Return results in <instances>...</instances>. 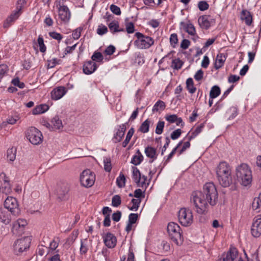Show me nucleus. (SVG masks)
Masks as SVG:
<instances>
[{
	"instance_id": "nucleus-1",
	"label": "nucleus",
	"mask_w": 261,
	"mask_h": 261,
	"mask_svg": "<svg viewBox=\"0 0 261 261\" xmlns=\"http://www.w3.org/2000/svg\"><path fill=\"white\" fill-rule=\"evenodd\" d=\"M217 177L219 184L227 187L232 183L231 169L226 162H221L216 169Z\"/></svg>"
},
{
	"instance_id": "nucleus-2",
	"label": "nucleus",
	"mask_w": 261,
	"mask_h": 261,
	"mask_svg": "<svg viewBox=\"0 0 261 261\" xmlns=\"http://www.w3.org/2000/svg\"><path fill=\"white\" fill-rule=\"evenodd\" d=\"M191 202L194 205L196 212L199 214H204L208 211L209 202L207 201L201 191L192 193Z\"/></svg>"
},
{
	"instance_id": "nucleus-3",
	"label": "nucleus",
	"mask_w": 261,
	"mask_h": 261,
	"mask_svg": "<svg viewBox=\"0 0 261 261\" xmlns=\"http://www.w3.org/2000/svg\"><path fill=\"white\" fill-rule=\"evenodd\" d=\"M237 180L242 185L247 186L252 181V172L249 166L246 164H242L236 170Z\"/></svg>"
},
{
	"instance_id": "nucleus-4",
	"label": "nucleus",
	"mask_w": 261,
	"mask_h": 261,
	"mask_svg": "<svg viewBox=\"0 0 261 261\" xmlns=\"http://www.w3.org/2000/svg\"><path fill=\"white\" fill-rule=\"evenodd\" d=\"M201 193L203 194L209 204L211 206L215 205L218 201V194L215 185L213 182L206 183Z\"/></svg>"
},
{
	"instance_id": "nucleus-5",
	"label": "nucleus",
	"mask_w": 261,
	"mask_h": 261,
	"mask_svg": "<svg viewBox=\"0 0 261 261\" xmlns=\"http://www.w3.org/2000/svg\"><path fill=\"white\" fill-rule=\"evenodd\" d=\"M167 232L170 239L176 245H181L184 241L180 226L173 222H169L167 227Z\"/></svg>"
},
{
	"instance_id": "nucleus-6",
	"label": "nucleus",
	"mask_w": 261,
	"mask_h": 261,
	"mask_svg": "<svg viewBox=\"0 0 261 261\" xmlns=\"http://www.w3.org/2000/svg\"><path fill=\"white\" fill-rule=\"evenodd\" d=\"M135 36L137 39L134 41V45L140 49H146L150 48L154 44V40L148 36H146L140 32H137Z\"/></svg>"
},
{
	"instance_id": "nucleus-7",
	"label": "nucleus",
	"mask_w": 261,
	"mask_h": 261,
	"mask_svg": "<svg viewBox=\"0 0 261 261\" xmlns=\"http://www.w3.org/2000/svg\"><path fill=\"white\" fill-rule=\"evenodd\" d=\"M31 237L27 236L16 240L13 245L14 252L17 255H20L26 252L30 248Z\"/></svg>"
},
{
	"instance_id": "nucleus-8",
	"label": "nucleus",
	"mask_w": 261,
	"mask_h": 261,
	"mask_svg": "<svg viewBox=\"0 0 261 261\" xmlns=\"http://www.w3.org/2000/svg\"><path fill=\"white\" fill-rule=\"evenodd\" d=\"M179 222L183 226H190L193 222V216L191 210L186 208H181L178 212Z\"/></svg>"
},
{
	"instance_id": "nucleus-9",
	"label": "nucleus",
	"mask_w": 261,
	"mask_h": 261,
	"mask_svg": "<svg viewBox=\"0 0 261 261\" xmlns=\"http://www.w3.org/2000/svg\"><path fill=\"white\" fill-rule=\"evenodd\" d=\"M26 136L29 141L34 145L39 144L43 140L41 132L35 127H31L28 129Z\"/></svg>"
},
{
	"instance_id": "nucleus-10",
	"label": "nucleus",
	"mask_w": 261,
	"mask_h": 261,
	"mask_svg": "<svg viewBox=\"0 0 261 261\" xmlns=\"http://www.w3.org/2000/svg\"><path fill=\"white\" fill-rule=\"evenodd\" d=\"M217 261H244L239 255L237 249L230 247L226 253H224Z\"/></svg>"
},
{
	"instance_id": "nucleus-11",
	"label": "nucleus",
	"mask_w": 261,
	"mask_h": 261,
	"mask_svg": "<svg viewBox=\"0 0 261 261\" xmlns=\"http://www.w3.org/2000/svg\"><path fill=\"white\" fill-rule=\"evenodd\" d=\"M95 180V175L89 169L85 170L80 176V181L85 187H91Z\"/></svg>"
},
{
	"instance_id": "nucleus-12",
	"label": "nucleus",
	"mask_w": 261,
	"mask_h": 261,
	"mask_svg": "<svg viewBox=\"0 0 261 261\" xmlns=\"http://www.w3.org/2000/svg\"><path fill=\"white\" fill-rule=\"evenodd\" d=\"M132 177L138 187L145 188V189L148 187L149 183L146 182V176H141L139 170L134 166L132 167Z\"/></svg>"
},
{
	"instance_id": "nucleus-13",
	"label": "nucleus",
	"mask_w": 261,
	"mask_h": 261,
	"mask_svg": "<svg viewBox=\"0 0 261 261\" xmlns=\"http://www.w3.org/2000/svg\"><path fill=\"white\" fill-rule=\"evenodd\" d=\"M5 209L10 212L13 215H16L19 213L18 204L16 198L8 197L4 202Z\"/></svg>"
},
{
	"instance_id": "nucleus-14",
	"label": "nucleus",
	"mask_w": 261,
	"mask_h": 261,
	"mask_svg": "<svg viewBox=\"0 0 261 261\" xmlns=\"http://www.w3.org/2000/svg\"><path fill=\"white\" fill-rule=\"evenodd\" d=\"M69 186L67 183L59 185L56 190L58 199L60 201L67 200L69 198Z\"/></svg>"
},
{
	"instance_id": "nucleus-15",
	"label": "nucleus",
	"mask_w": 261,
	"mask_h": 261,
	"mask_svg": "<svg viewBox=\"0 0 261 261\" xmlns=\"http://www.w3.org/2000/svg\"><path fill=\"white\" fill-rule=\"evenodd\" d=\"M251 233L255 238H258L261 235V215L254 218L251 225Z\"/></svg>"
},
{
	"instance_id": "nucleus-16",
	"label": "nucleus",
	"mask_w": 261,
	"mask_h": 261,
	"mask_svg": "<svg viewBox=\"0 0 261 261\" xmlns=\"http://www.w3.org/2000/svg\"><path fill=\"white\" fill-rule=\"evenodd\" d=\"M128 124V122H127L118 126V128L117 129V132L115 133L114 137L112 138V141L114 143H117L121 141L124 136L125 132L126 129V125Z\"/></svg>"
},
{
	"instance_id": "nucleus-17",
	"label": "nucleus",
	"mask_w": 261,
	"mask_h": 261,
	"mask_svg": "<svg viewBox=\"0 0 261 261\" xmlns=\"http://www.w3.org/2000/svg\"><path fill=\"white\" fill-rule=\"evenodd\" d=\"M103 243L109 248H114L117 244L116 237L111 232H107L102 236Z\"/></svg>"
},
{
	"instance_id": "nucleus-18",
	"label": "nucleus",
	"mask_w": 261,
	"mask_h": 261,
	"mask_svg": "<svg viewBox=\"0 0 261 261\" xmlns=\"http://www.w3.org/2000/svg\"><path fill=\"white\" fill-rule=\"evenodd\" d=\"M67 90L64 87L60 86L54 89L51 92L52 99L57 100L61 99L66 93Z\"/></svg>"
},
{
	"instance_id": "nucleus-19",
	"label": "nucleus",
	"mask_w": 261,
	"mask_h": 261,
	"mask_svg": "<svg viewBox=\"0 0 261 261\" xmlns=\"http://www.w3.org/2000/svg\"><path fill=\"white\" fill-rule=\"evenodd\" d=\"M97 68L96 64L91 60L85 62L83 66V72L87 75L93 73Z\"/></svg>"
},
{
	"instance_id": "nucleus-20",
	"label": "nucleus",
	"mask_w": 261,
	"mask_h": 261,
	"mask_svg": "<svg viewBox=\"0 0 261 261\" xmlns=\"http://www.w3.org/2000/svg\"><path fill=\"white\" fill-rule=\"evenodd\" d=\"M198 23L203 29L207 30L215 23V19H208V17H199Z\"/></svg>"
},
{
	"instance_id": "nucleus-21",
	"label": "nucleus",
	"mask_w": 261,
	"mask_h": 261,
	"mask_svg": "<svg viewBox=\"0 0 261 261\" xmlns=\"http://www.w3.org/2000/svg\"><path fill=\"white\" fill-rule=\"evenodd\" d=\"M144 152L146 156L150 159L149 161L150 163H152L157 159L158 154L156 152V149L153 147L147 146L145 148Z\"/></svg>"
},
{
	"instance_id": "nucleus-22",
	"label": "nucleus",
	"mask_w": 261,
	"mask_h": 261,
	"mask_svg": "<svg viewBox=\"0 0 261 261\" xmlns=\"http://www.w3.org/2000/svg\"><path fill=\"white\" fill-rule=\"evenodd\" d=\"M180 27L182 28L189 35L191 36H195L196 34V30L194 25L190 22H180Z\"/></svg>"
},
{
	"instance_id": "nucleus-23",
	"label": "nucleus",
	"mask_w": 261,
	"mask_h": 261,
	"mask_svg": "<svg viewBox=\"0 0 261 261\" xmlns=\"http://www.w3.org/2000/svg\"><path fill=\"white\" fill-rule=\"evenodd\" d=\"M27 1L25 0H18L16 5V9L13 11L10 16H17L22 14V10L25 5Z\"/></svg>"
},
{
	"instance_id": "nucleus-24",
	"label": "nucleus",
	"mask_w": 261,
	"mask_h": 261,
	"mask_svg": "<svg viewBox=\"0 0 261 261\" xmlns=\"http://www.w3.org/2000/svg\"><path fill=\"white\" fill-rule=\"evenodd\" d=\"M0 221L5 224H8L10 223L11 215L8 210L0 208Z\"/></svg>"
},
{
	"instance_id": "nucleus-25",
	"label": "nucleus",
	"mask_w": 261,
	"mask_h": 261,
	"mask_svg": "<svg viewBox=\"0 0 261 261\" xmlns=\"http://www.w3.org/2000/svg\"><path fill=\"white\" fill-rule=\"evenodd\" d=\"M109 28L112 33L114 34L117 32H125V29L123 28H120L118 21L114 20L110 22L108 24Z\"/></svg>"
},
{
	"instance_id": "nucleus-26",
	"label": "nucleus",
	"mask_w": 261,
	"mask_h": 261,
	"mask_svg": "<svg viewBox=\"0 0 261 261\" xmlns=\"http://www.w3.org/2000/svg\"><path fill=\"white\" fill-rule=\"evenodd\" d=\"M59 16H70L71 13L68 8L64 5L56 4Z\"/></svg>"
},
{
	"instance_id": "nucleus-27",
	"label": "nucleus",
	"mask_w": 261,
	"mask_h": 261,
	"mask_svg": "<svg viewBox=\"0 0 261 261\" xmlns=\"http://www.w3.org/2000/svg\"><path fill=\"white\" fill-rule=\"evenodd\" d=\"M49 109L48 105L42 104L36 106L32 111L33 115H39L46 112Z\"/></svg>"
},
{
	"instance_id": "nucleus-28",
	"label": "nucleus",
	"mask_w": 261,
	"mask_h": 261,
	"mask_svg": "<svg viewBox=\"0 0 261 261\" xmlns=\"http://www.w3.org/2000/svg\"><path fill=\"white\" fill-rule=\"evenodd\" d=\"M53 129H60L63 127L62 120L58 116H55L51 121Z\"/></svg>"
},
{
	"instance_id": "nucleus-29",
	"label": "nucleus",
	"mask_w": 261,
	"mask_h": 261,
	"mask_svg": "<svg viewBox=\"0 0 261 261\" xmlns=\"http://www.w3.org/2000/svg\"><path fill=\"white\" fill-rule=\"evenodd\" d=\"M137 154L133 156L131 160V163L137 166L141 164L143 161L144 157L139 150H138Z\"/></svg>"
},
{
	"instance_id": "nucleus-30",
	"label": "nucleus",
	"mask_w": 261,
	"mask_h": 261,
	"mask_svg": "<svg viewBox=\"0 0 261 261\" xmlns=\"http://www.w3.org/2000/svg\"><path fill=\"white\" fill-rule=\"evenodd\" d=\"M252 205L253 209L257 212L261 210V193L257 197L254 198Z\"/></svg>"
},
{
	"instance_id": "nucleus-31",
	"label": "nucleus",
	"mask_w": 261,
	"mask_h": 261,
	"mask_svg": "<svg viewBox=\"0 0 261 261\" xmlns=\"http://www.w3.org/2000/svg\"><path fill=\"white\" fill-rule=\"evenodd\" d=\"M166 108V105L165 103L161 100H159L157 101V102H155V103L154 105L152 111V112H159V111H163Z\"/></svg>"
},
{
	"instance_id": "nucleus-32",
	"label": "nucleus",
	"mask_w": 261,
	"mask_h": 261,
	"mask_svg": "<svg viewBox=\"0 0 261 261\" xmlns=\"http://www.w3.org/2000/svg\"><path fill=\"white\" fill-rule=\"evenodd\" d=\"M124 24L125 27V32H126L128 34H133L135 32L134 23L129 21L127 18L125 19Z\"/></svg>"
},
{
	"instance_id": "nucleus-33",
	"label": "nucleus",
	"mask_w": 261,
	"mask_h": 261,
	"mask_svg": "<svg viewBox=\"0 0 261 261\" xmlns=\"http://www.w3.org/2000/svg\"><path fill=\"white\" fill-rule=\"evenodd\" d=\"M186 88L191 94L194 93L196 91V88L194 85V82L192 78L189 77L186 81Z\"/></svg>"
},
{
	"instance_id": "nucleus-34",
	"label": "nucleus",
	"mask_w": 261,
	"mask_h": 261,
	"mask_svg": "<svg viewBox=\"0 0 261 261\" xmlns=\"http://www.w3.org/2000/svg\"><path fill=\"white\" fill-rule=\"evenodd\" d=\"M221 93V89L217 85H215L211 88L210 92V97L214 99L218 97Z\"/></svg>"
},
{
	"instance_id": "nucleus-35",
	"label": "nucleus",
	"mask_w": 261,
	"mask_h": 261,
	"mask_svg": "<svg viewBox=\"0 0 261 261\" xmlns=\"http://www.w3.org/2000/svg\"><path fill=\"white\" fill-rule=\"evenodd\" d=\"M226 57L221 54L217 56V58L215 63V68L216 69L220 68L224 64L225 61Z\"/></svg>"
},
{
	"instance_id": "nucleus-36",
	"label": "nucleus",
	"mask_w": 261,
	"mask_h": 261,
	"mask_svg": "<svg viewBox=\"0 0 261 261\" xmlns=\"http://www.w3.org/2000/svg\"><path fill=\"white\" fill-rule=\"evenodd\" d=\"M88 240L87 239H82L81 240V246L80 248V253L81 255L86 254L88 251Z\"/></svg>"
},
{
	"instance_id": "nucleus-37",
	"label": "nucleus",
	"mask_w": 261,
	"mask_h": 261,
	"mask_svg": "<svg viewBox=\"0 0 261 261\" xmlns=\"http://www.w3.org/2000/svg\"><path fill=\"white\" fill-rule=\"evenodd\" d=\"M226 114L229 115L228 120L233 119L238 115V109L236 107H231L227 111Z\"/></svg>"
},
{
	"instance_id": "nucleus-38",
	"label": "nucleus",
	"mask_w": 261,
	"mask_h": 261,
	"mask_svg": "<svg viewBox=\"0 0 261 261\" xmlns=\"http://www.w3.org/2000/svg\"><path fill=\"white\" fill-rule=\"evenodd\" d=\"M16 151L15 147H13L11 148H9L7 151L8 160L12 162L14 161L16 159Z\"/></svg>"
},
{
	"instance_id": "nucleus-39",
	"label": "nucleus",
	"mask_w": 261,
	"mask_h": 261,
	"mask_svg": "<svg viewBox=\"0 0 261 261\" xmlns=\"http://www.w3.org/2000/svg\"><path fill=\"white\" fill-rule=\"evenodd\" d=\"M151 121L148 119L145 120L141 125L139 130L143 133H147L149 132V125Z\"/></svg>"
},
{
	"instance_id": "nucleus-40",
	"label": "nucleus",
	"mask_w": 261,
	"mask_h": 261,
	"mask_svg": "<svg viewBox=\"0 0 261 261\" xmlns=\"http://www.w3.org/2000/svg\"><path fill=\"white\" fill-rule=\"evenodd\" d=\"M135 130L133 127L130 128L128 131L125 140L122 143V145L123 147H125L128 144L130 140L131 139L133 134H134Z\"/></svg>"
},
{
	"instance_id": "nucleus-41",
	"label": "nucleus",
	"mask_w": 261,
	"mask_h": 261,
	"mask_svg": "<svg viewBox=\"0 0 261 261\" xmlns=\"http://www.w3.org/2000/svg\"><path fill=\"white\" fill-rule=\"evenodd\" d=\"M204 126V125L203 123H201L199 126H198L195 130L191 133V135L188 137V139L189 140H192L195 138L201 132Z\"/></svg>"
},
{
	"instance_id": "nucleus-42",
	"label": "nucleus",
	"mask_w": 261,
	"mask_h": 261,
	"mask_svg": "<svg viewBox=\"0 0 261 261\" xmlns=\"http://www.w3.org/2000/svg\"><path fill=\"white\" fill-rule=\"evenodd\" d=\"M141 201V199L133 198L131 200L133 205L132 206H128V208L130 211H137L138 210Z\"/></svg>"
},
{
	"instance_id": "nucleus-43",
	"label": "nucleus",
	"mask_w": 261,
	"mask_h": 261,
	"mask_svg": "<svg viewBox=\"0 0 261 261\" xmlns=\"http://www.w3.org/2000/svg\"><path fill=\"white\" fill-rule=\"evenodd\" d=\"M126 179L124 174L120 172L119 176L116 179V184L119 188H122L125 186Z\"/></svg>"
},
{
	"instance_id": "nucleus-44",
	"label": "nucleus",
	"mask_w": 261,
	"mask_h": 261,
	"mask_svg": "<svg viewBox=\"0 0 261 261\" xmlns=\"http://www.w3.org/2000/svg\"><path fill=\"white\" fill-rule=\"evenodd\" d=\"M182 141H180L179 142H178V143L177 144L176 146L172 149L171 152L169 153V154L167 156V158L165 159L164 164H166L167 163H168L170 161V160L172 159L173 156L175 153L177 149L178 148H179V147L182 145Z\"/></svg>"
},
{
	"instance_id": "nucleus-45",
	"label": "nucleus",
	"mask_w": 261,
	"mask_h": 261,
	"mask_svg": "<svg viewBox=\"0 0 261 261\" xmlns=\"http://www.w3.org/2000/svg\"><path fill=\"white\" fill-rule=\"evenodd\" d=\"M183 65V62L179 59H175L172 60L171 67L176 70L180 69Z\"/></svg>"
},
{
	"instance_id": "nucleus-46",
	"label": "nucleus",
	"mask_w": 261,
	"mask_h": 261,
	"mask_svg": "<svg viewBox=\"0 0 261 261\" xmlns=\"http://www.w3.org/2000/svg\"><path fill=\"white\" fill-rule=\"evenodd\" d=\"M104 169L106 172H110L112 169L110 158L105 157L103 159Z\"/></svg>"
},
{
	"instance_id": "nucleus-47",
	"label": "nucleus",
	"mask_w": 261,
	"mask_h": 261,
	"mask_svg": "<svg viewBox=\"0 0 261 261\" xmlns=\"http://www.w3.org/2000/svg\"><path fill=\"white\" fill-rule=\"evenodd\" d=\"M121 203V197L119 195H114L112 199V205L114 207L119 206Z\"/></svg>"
},
{
	"instance_id": "nucleus-48",
	"label": "nucleus",
	"mask_w": 261,
	"mask_h": 261,
	"mask_svg": "<svg viewBox=\"0 0 261 261\" xmlns=\"http://www.w3.org/2000/svg\"><path fill=\"white\" fill-rule=\"evenodd\" d=\"M92 61L97 62H101L103 59V57L101 53L95 51L91 57Z\"/></svg>"
},
{
	"instance_id": "nucleus-49",
	"label": "nucleus",
	"mask_w": 261,
	"mask_h": 261,
	"mask_svg": "<svg viewBox=\"0 0 261 261\" xmlns=\"http://www.w3.org/2000/svg\"><path fill=\"white\" fill-rule=\"evenodd\" d=\"M27 224V221L24 219H18L17 222L14 224V227L13 228L12 231H14V229H17V227H22L23 228Z\"/></svg>"
},
{
	"instance_id": "nucleus-50",
	"label": "nucleus",
	"mask_w": 261,
	"mask_h": 261,
	"mask_svg": "<svg viewBox=\"0 0 261 261\" xmlns=\"http://www.w3.org/2000/svg\"><path fill=\"white\" fill-rule=\"evenodd\" d=\"M19 119L20 117L17 114L9 116L7 119V122L10 124H14Z\"/></svg>"
},
{
	"instance_id": "nucleus-51",
	"label": "nucleus",
	"mask_w": 261,
	"mask_h": 261,
	"mask_svg": "<svg viewBox=\"0 0 261 261\" xmlns=\"http://www.w3.org/2000/svg\"><path fill=\"white\" fill-rule=\"evenodd\" d=\"M48 68H52L56 66V65L61 64L62 61L60 59L57 58H53L48 60Z\"/></svg>"
},
{
	"instance_id": "nucleus-52",
	"label": "nucleus",
	"mask_w": 261,
	"mask_h": 261,
	"mask_svg": "<svg viewBox=\"0 0 261 261\" xmlns=\"http://www.w3.org/2000/svg\"><path fill=\"white\" fill-rule=\"evenodd\" d=\"M38 43L39 46V49L41 53H44L46 51V46L44 43L43 37L39 35L38 38Z\"/></svg>"
},
{
	"instance_id": "nucleus-53",
	"label": "nucleus",
	"mask_w": 261,
	"mask_h": 261,
	"mask_svg": "<svg viewBox=\"0 0 261 261\" xmlns=\"http://www.w3.org/2000/svg\"><path fill=\"white\" fill-rule=\"evenodd\" d=\"M17 18V17H7L4 22V28H8L16 20Z\"/></svg>"
},
{
	"instance_id": "nucleus-54",
	"label": "nucleus",
	"mask_w": 261,
	"mask_h": 261,
	"mask_svg": "<svg viewBox=\"0 0 261 261\" xmlns=\"http://www.w3.org/2000/svg\"><path fill=\"white\" fill-rule=\"evenodd\" d=\"M165 122L164 121H159L156 125L155 128V133L158 135H161L163 132Z\"/></svg>"
},
{
	"instance_id": "nucleus-55",
	"label": "nucleus",
	"mask_w": 261,
	"mask_h": 261,
	"mask_svg": "<svg viewBox=\"0 0 261 261\" xmlns=\"http://www.w3.org/2000/svg\"><path fill=\"white\" fill-rule=\"evenodd\" d=\"M83 29V27H80L76 28L73 31L72 36L74 39L77 40L80 37L81 32L82 31Z\"/></svg>"
},
{
	"instance_id": "nucleus-56",
	"label": "nucleus",
	"mask_w": 261,
	"mask_h": 261,
	"mask_svg": "<svg viewBox=\"0 0 261 261\" xmlns=\"http://www.w3.org/2000/svg\"><path fill=\"white\" fill-rule=\"evenodd\" d=\"M190 141L188 139V141L184 143L182 148L178 151V155L182 154L187 149L190 148L191 145Z\"/></svg>"
},
{
	"instance_id": "nucleus-57",
	"label": "nucleus",
	"mask_w": 261,
	"mask_h": 261,
	"mask_svg": "<svg viewBox=\"0 0 261 261\" xmlns=\"http://www.w3.org/2000/svg\"><path fill=\"white\" fill-rule=\"evenodd\" d=\"M11 83L14 86H17L20 89H23L25 87L24 83L20 82L18 77L13 79Z\"/></svg>"
},
{
	"instance_id": "nucleus-58",
	"label": "nucleus",
	"mask_w": 261,
	"mask_h": 261,
	"mask_svg": "<svg viewBox=\"0 0 261 261\" xmlns=\"http://www.w3.org/2000/svg\"><path fill=\"white\" fill-rule=\"evenodd\" d=\"M170 42L171 45L175 47L176 45L178 43V38L177 35L175 33L172 34L170 37Z\"/></svg>"
},
{
	"instance_id": "nucleus-59",
	"label": "nucleus",
	"mask_w": 261,
	"mask_h": 261,
	"mask_svg": "<svg viewBox=\"0 0 261 261\" xmlns=\"http://www.w3.org/2000/svg\"><path fill=\"white\" fill-rule=\"evenodd\" d=\"M134 197L137 199H142L145 197L144 192H142L140 189H138L135 190L134 193Z\"/></svg>"
},
{
	"instance_id": "nucleus-60",
	"label": "nucleus",
	"mask_w": 261,
	"mask_h": 261,
	"mask_svg": "<svg viewBox=\"0 0 261 261\" xmlns=\"http://www.w3.org/2000/svg\"><path fill=\"white\" fill-rule=\"evenodd\" d=\"M198 7L200 11H204L208 9L209 5L205 1H200L198 4Z\"/></svg>"
},
{
	"instance_id": "nucleus-61",
	"label": "nucleus",
	"mask_w": 261,
	"mask_h": 261,
	"mask_svg": "<svg viewBox=\"0 0 261 261\" xmlns=\"http://www.w3.org/2000/svg\"><path fill=\"white\" fill-rule=\"evenodd\" d=\"M60 241L59 238H57L56 239L52 240L49 243V248L50 249L54 250H55L59 245V242Z\"/></svg>"
},
{
	"instance_id": "nucleus-62",
	"label": "nucleus",
	"mask_w": 261,
	"mask_h": 261,
	"mask_svg": "<svg viewBox=\"0 0 261 261\" xmlns=\"http://www.w3.org/2000/svg\"><path fill=\"white\" fill-rule=\"evenodd\" d=\"M181 134V130L180 129L178 128L173 131L171 134V138L172 140H176L178 139Z\"/></svg>"
},
{
	"instance_id": "nucleus-63",
	"label": "nucleus",
	"mask_w": 261,
	"mask_h": 261,
	"mask_svg": "<svg viewBox=\"0 0 261 261\" xmlns=\"http://www.w3.org/2000/svg\"><path fill=\"white\" fill-rule=\"evenodd\" d=\"M49 35L53 39L58 41H60L63 38V37L61 34L56 32H49Z\"/></svg>"
},
{
	"instance_id": "nucleus-64",
	"label": "nucleus",
	"mask_w": 261,
	"mask_h": 261,
	"mask_svg": "<svg viewBox=\"0 0 261 261\" xmlns=\"http://www.w3.org/2000/svg\"><path fill=\"white\" fill-rule=\"evenodd\" d=\"M116 48L113 45L108 46L105 50V53L107 55H112L115 51Z\"/></svg>"
}]
</instances>
